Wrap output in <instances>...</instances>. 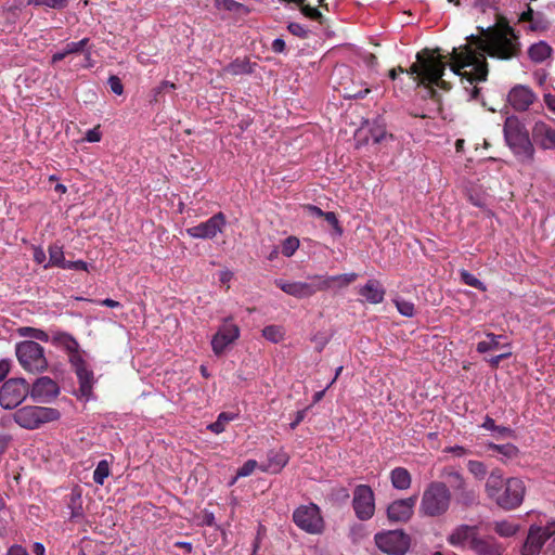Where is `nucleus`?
<instances>
[{
  "label": "nucleus",
  "instance_id": "obj_43",
  "mask_svg": "<svg viewBox=\"0 0 555 555\" xmlns=\"http://www.w3.org/2000/svg\"><path fill=\"white\" fill-rule=\"evenodd\" d=\"M470 528L468 526H461L456 528L449 537V542L452 545H460L468 538Z\"/></svg>",
  "mask_w": 555,
  "mask_h": 555
},
{
  "label": "nucleus",
  "instance_id": "obj_4",
  "mask_svg": "<svg viewBox=\"0 0 555 555\" xmlns=\"http://www.w3.org/2000/svg\"><path fill=\"white\" fill-rule=\"evenodd\" d=\"M452 503V492L446 482L430 481L424 489L418 506L423 517L439 518L444 516Z\"/></svg>",
  "mask_w": 555,
  "mask_h": 555
},
{
  "label": "nucleus",
  "instance_id": "obj_56",
  "mask_svg": "<svg viewBox=\"0 0 555 555\" xmlns=\"http://www.w3.org/2000/svg\"><path fill=\"white\" fill-rule=\"evenodd\" d=\"M48 361L44 358V349L39 344H37V372H41L47 370Z\"/></svg>",
  "mask_w": 555,
  "mask_h": 555
},
{
  "label": "nucleus",
  "instance_id": "obj_52",
  "mask_svg": "<svg viewBox=\"0 0 555 555\" xmlns=\"http://www.w3.org/2000/svg\"><path fill=\"white\" fill-rule=\"evenodd\" d=\"M257 467V462L255 460L246 461L242 467L238 468L236 476L237 477H247L251 475Z\"/></svg>",
  "mask_w": 555,
  "mask_h": 555
},
{
  "label": "nucleus",
  "instance_id": "obj_27",
  "mask_svg": "<svg viewBox=\"0 0 555 555\" xmlns=\"http://www.w3.org/2000/svg\"><path fill=\"white\" fill-rule=\"evenodd\" d=\"M89 43V38H83L79 41H72L65 44L62 51L56 52L52 55L51 63L55 64L70 54L83 53L86 51V47Z\"/></svg>",
  "mask_w": 555,
  "mask_h": 555
},
{
  "label": "nucleus",
  "instance_id": "obj_64",
  "mask_svg": "<svg viewBox=\"0 0 555 555\" xmlns=\"http://www.w3.org/2000/svg\"><path fill=\"white\" fill-rule=\"evenodd\" d=\"M7 555H28V553L22 545L14 544L9 548Z\"/></svg>",
  "mask_w": 555,
  "mask_h": 555
},
{
  "label": "nucleus",
  "instance_id": "obj_54",
  "mask_svg": "<svg viewBox=\"0 0 555 555\" xmlns=\"http://www.w3.org/2000/svg\"><path fill=\"white\" fill-rule=\"evenodd\" d=\"M287 28L289 33L293 34L294 36H297L302 39L308 37L309 30L299 23H289Z\"/></svg>",
  "mask_w": 555,
  "mask_h": 555
},
{
  "label": "nucleus",
  "instance_id": "obj_12",
  "mask_svg": "<svg viewBox=\"0 0 555 555\" xmlns=\"http://www.w3.org/2000/svg\"><path fill=\"white\" fill-rule=\"evenodd\" d=\"M555 533L554 526L530 527L527 539L522 545V555H537L543 544Z\"/></svg>",
  "mask_w": 555,
  "mask_h": 555
},
{
  "label": "nucleus",
  "instance_id": "obj_1",
  "mask_svg": "<svg viewBox=\"0 0 555 555\" xmlns=\"http://www.w3.org/2000/svg\"><path fill=\"white\" fill-rule=\"evenodd\" d=\"M482 36L470 35L468 43L453 48L450 57L451 70L465 78L470 85L486 81L489 69L486 55L488 50V29Z\"/></svg>",
  "mask_w": 555,
  "mask_h": 555
},
{
  "label": "nucleus",
  "instance_id": "obj_61",
  "mask_svg": "<svg viewBox=\"0 0 555 555\" xmlns=\"http://www.w3.org/2000/svg\"><path fill=\"white\" fill-rule=\"evenodd\" d=\"M304 209L311 217H319V218H321L325 214V211H323L321 208H319L318 206L311 205V204L305 205Z\"/></svg>",
  "mask_w": 555,
  "mask_h": 555
},
{
  "label": "nucleus",
  "instance_id": "obj_33",
  "mask_svg": "<svg viewBox=\"0 0 555 555\" xmlns=\"http://www.w3.org/2000/svg\"><path fill=\"white\" fill-rule=\"evenodd\" d=\"M176 89H177L176 83L168 81V80H163L157 87H155L151 91L150 102L151 103L164 102V94L170 90H176Z\"/></svg>",
  "mask_w": 555,
  "mask_h": 555
},
{
  "label": "nucleus",
  "instance_id": "obj_23",
  "mask_svg": "<svg viewBox=\"0 0 555 555\" xmlns=\"http://www.w3.org/2000/svg\"><path fill=\"white\" fill-rule=\"evenodd\" d=\"M509 149L513 151L520 164L526 166H531L533 164L535 151L530 138L520 141V143L517 142L513 144Z\"/></svg>",
  "mask_w": 555,
  "mask_h": 555
},
{
  "label": "nucleus",
  "instance_id": "obj_60",
  "mask_svg": "<svg viewBox=\"0 0 555 555\" xmlns=\"http://www.w3.org/2000/svg\"><path fill=\"white\" fill-rule=\"evenodd\" d=\"M444 452L452 453V454H454L457 457L465 456V455H467L469 453V451L466 448L462 447V446H454V447L446 448Z\"/></svg>",
  "mask_w": 555,
  "mask_h": 555
},
{
  "label": "nucleus",
  "instance_id": "obj_53",
  "mask_svg": "<svg viewBox=\"0 0 555 555\" xmlns=\"http://www.w3.org/2000/svg\"><path fill=\"white\" fill-rule=\"evenodd\" d=\"M322 218H324L325 221L333 227V229L338 235L343 234V228L340 227L335 212L326 211Z\"/></svg>",
  "mask_w": 555,
  "mask_h": 555
},
{
  "label": "nucleus",
  "instance_id": "obj_41",
  "mask_svg": "<svg viewBox=\"0 0 555 555\" xmlns=\"http://www.w3.org/2000/svg\"><path fill=\"white\" fill-rule=\"evenodd\" d=\"M53 340L63 346L68 351V353L76 351V349H79L78 341L73 336L66 333L55 335Z\"/></svg>",
  "mask_w": 555,
  "mask_h": 555
},
{
  "label": "nucleus",
  "instance_id": "obj_46",
  "mask_svg": "<svg viewBox=\"0 0 555 555\" xmlns=\"http://www.w3.org/2000/svg\"><path fill=\"white\" fill-rule=\"evenodd\" d=\"M298 247H299V240L295 236H289L283 241L282 246H281V253L285 257H291L295 254V251L298 249Z\"/></svg>",
  "mask_w": 555,
  "mask_h": 555
},
{
  "label": "nucleus",
  "instance_id": "obj_14",
  "mask_svg": "<svg viewBox=\"0 0 555 555\" xmlns=\"http://www.w3.org/2000/svg\"><path fill=\"white\" fill-rule=\"evenodd\" d=\"M240 336V328L236 324L230 320H225L219 327L217 333L214 335L211 340V347L215 354H222L225 348L234 343Z\"/></svg>",
  "mask_w": 555,
  "mask_h": 555
},
{
  "label": "nucleus",
  "instance_id": "obj_22",
  "mask_svg": "<svg viewBox=\"0 0 555 555\" xmlns=\"http://www.w3.org/2000/svg\"><path fill=\"white\" fill-rule=\"evenodd\" d=\"M60 395L57 383L48 377H37V401L51 402Z\"/></svg>",
  "mask_w": 555,
  "mask_h": 555
},
{
  "label": "nucleus",
  "instance_id": "obj_36",
  "mask_svg": "<svg viewBox=\"0 0 555 555\" xmlns=\"http://www.w3.org/2000/svg\"><path fill=\"white\" fill-rule=\"evenodd\" d=\"M49 256H50L49 263L46 264L44 268H48V267H59L62 269L64 268L66 260L64 258L63 248L61 246L51 245L49 247Z\"/></svg>",
  "mask_w": 555,
  "mask_h": 555
},
{
  "label": "nucleus",
  "instance_id": "obj_63",
  "mask_svg": "<svg viewBox=\"0 0 555 555\" xmlns=\"http://www.w3.org/2000/svg\"><path fill=\"white\" fill-rule=\"evenodd\" d=\"M11 362L7 359L0 360V382H2L9 374Z\"/></svg>",
  "mask_w": 555,
  "mask_h": 555
},
{
  "label": "nucleus",
  "instance_id": "obj_34",
  "mask_svg": "<svg viewBox=\"0 0 555 555\" xmlns=\"http://www.w3.org/2000/svg\"><path fill=\"white\" fill-rule=\"evenodd\" d=\"M61 417V413L57 409L37 406V426L53 421H57Z\"/></svg>",
  "mask_w": 555,
  "mask_h": 555
},
{
  "label": "nucleus",
  "instance_id": "obj_28",
  "mask_svg": "<svg viewBox=\"0 0 555 555\" xmlns=\"http://www.w3.org/2000/svg\"><path fill=\"white\" fill-rule=\"evenodd\" d=\"M78 383H79V392L81 397L89 399L92 395V388L94 383V376L93 372L86 369H80L79 371L75 372Z\"/></svg>",
  "mask_w": 555,
  "mask_h": 555
},
{
  "label": "nucleus",
  "instance_id": "obj_37",
  "mask_svg": "<svg viewBox=\"0 0 555 555\" xmlns=\"http://www.w3.org/2000/svg\"><path fill=\"white\" fill-rule=\"evenodd\" d=\"M234 417H235L234 414L222 412L218 415L216 422H214L207 426V429L214 434L219 435L224 431L227 424L230 423L231 421H233Z\"/></svg>",
  "mask_w": 555,
  "mask_h": 555
},
{
  "label": "nucleus",
  "instance_id": "obj_48",
  "mask_svg": "<svg viewBox=\"0 0 555 555\" xmlns=\"http://www.w3.org/2000/svg\"><path fill=\"white\" fill-rule=\"evenodd\" d=\"M298 7H299L301 13L306 17H308V18H310L312 21H318L320 23L322 22L323 14L320 12L319 9L313 8V7L309 5V4H306L305 2H302V4H299Z\"/></svg>",
  "mask_w": 555,
  "mask_h": 555
},
{
  "label": "nucleus",
  "instance_id": "obj_24",
  "mask_svg": "<svg viewBox=\"0 0 555 555\" xmlns=\"http://www.w3.org/2000/svg\"><path fill=\"white\" fill-rule=\"evenodd\" d=\"M473 550L478 555H502L504 552V546L494 538L488 537L474 540Z\"/></svg>",
  "mask_w": 555,
  "mask_h": 555
},
{
  "label": "nucleus",
  "instance_id": "obj_50",
  "mask_svg": "<svg viewBox=\"0 0 555 555\" xmlns=\"http://www.w3.org/2000/svg\"><path fill=\"white\" fill-rule=\"evenodd\" d=\"M57 181H59V179L54 175L49 176L46 179H42L41 177L39 179V182L41 184H43L44 186L49 185L51 188L52 184H54V186H53L54 191L56 193L64 194L66 192V186L64 184H62V183H59Z\"/></svg>",
  "mask_w": 555,
  "mask_h": 555
},
{
  "label": "nucleus",
  "instance_id": "obj_16",
  "mask_svg": "<svg viewBox=\"0 0 555 555\" xmlns=\"http://www.w3.org/2000/svg\"><path fill=\"white\" fill-rule=\"evenodd\" d=\"M537 100L533 90L525 85H516L507 94V102L517 112L527 111Z\"/></svg>",
  "mask_w": 555,
  "mask_h": 555
},
{
  "label": "nucleus",
  "instance_id": "obj_10",
  "mask_svg": "<svg viewBox=\"0 0 555 555\" xmlns=\"http://www.w3.org/2000/svg\"><path fill=\"white\" fill-rule=\"evenodd\" d=\"M436 85H431L423 89L421 100L425 103L424 106L415 107L410 112V115L418 118H435L442 111L441 95L435 89Z\"/></svg>",
  "mask_w": 555,
  "mask_h": 555
},
{
  "label": "nucleus",
  "instance_id": "obj_55",
  "mask_svg": "<svg viewBox=\"0 0 555 555\" xmlns=\"http://www.w3.org/2000/svg\"><path fill=\"white\" fill-rule=\"evenodd\" d=\"M108 86L111 91L117 95H121L124 92V86L119 77L113 75L108 78Z\"/></svg>",
  "mask_w": 555,
  "mask_h": 555
},
{
  "label": "nucleus",
  "instance_id": "obj_13",
  "mask_svg": "<svg viewBox=\"0 0 555 555\" xmlns=\"http://www.w3.org/2000/svg\"><path fill=\"white\" fill-rule=\"evenodd\" d=\"M417 501L416 495L399 499L391 502L387 507V518L390 522H408L413 514Z\"/></svg>",
  "mask_w": 555,
  "mask_h": 555
},
{
  "label": "nucleus",
  "instance_id": "obj_30",
  "mask_svg": "<svg viewBox=\"0 0 555 555\" xmlns=\"http://www.w3.org/2000/svg\"><path fill=\"white\" fill-rule=\"evenodd\" d=\"M503 338L502 335H495L493 333H487L486 339L481 340L477 344L476 350L479 353H486L488 351H494L500 350L503 348H509L508 344L502 345L501 339Z\"/></svg>",
  "mask_w": 555,
  "mask_h": 555
},
{
  "label": "nucleus",
  "instance_id": "obj_15",
  "mask_svg": "<svg viewBox=\"0 0 555 555\" xmlns=\"http://www.w3.org/2000/svg\"><path fill=\"white\" fill-rule=\"evenodd\" d=\"M310 282H288L285 280H275V285L287 295L296 298H307L319 292L318 281L313 276L309 278Z\"/></svg>",
  "mask_w": 555,
  "mask_h": 555
},
{
  "label": "nucleus",
  "instance_id": "obj_35",
  "mask_svg": "<svg viewBox=\"0 0 555 555\" xmlns=\"http://www.w3.org/2000/svg\"><path fill=\"white\" fill-rule=\"evenodd\" d=\"M67 506L70 509L72 519L82 517L83 509L81 506V493L79 491H72V493L69 494Z\"/></svg>",
  "mask_w": 555,
  "mask_h": 555
},
{
  "label": "nucleus",
  "instance_id": "obj_17",
  "mask_svg": "<svg viewBox=\"0 0 555 555\" xmlns=\"http://www.w3.org/2000/svg\"><path fill=\"white\" fill-rule=\"evenodd\" d=\"M441 477L450 480L452 489L459 493V500L464 504H469L474 501L473 492L467 490V482L464 476L452 467H444L441 472Z\"/></svg>",
  "mask_w": 555,
  "mask_h": 555
},
{
  "label": "nucleus",
  "instance_id": "obj_47",
  "mask_svg": "<svg viewBox=\"0 0 555 555\" xmlns=\"http://www.w3.org/2000/svg\"><path fill=\"white\" fill-rule=\"evenodd\" d=\"M262 335L266 339L272 343H279L283 338L282 328L278 325H268L262 330Z\"/></svg>",
  "mask_w": 555,
  "mask_h": 555
},
{
  "label": "nucleus",
  "instance_id": "obj_2",
  "mask_svg": "<svg viewBox=\"0 0 555 555\" xmlns=\"http://www.w3.org/2000/svg\"><path fill=\"white\" fill-rule=\"evenodd\" d=\"M438 51L439 49L436 50V52ZM446 67L444 56L436 55L435 51L425 48L417 52L416 62L409 69H405V73L423 89L436 85V87L449 91L451 89L450 82L442 79Z\"/></svg>",
  "mask_w": 555,
  "mask_h": 555
},
{
  "label": "nucleus",
  "instance_id": "obj_51",
  "mask_svg": "<svg viewBox=\"0 0 555 555\" xmlns=\"http://www.w3.org/2000/svg\"><path fill=\"white\" fill-rule=\"evenodd\" d=\"M69 362L74 369V372L88 367L86 361L79 352V349H76V351L69 353Z\"/></svg>",
  "mask_w": 555,
  "mask_h": 555
},
{
  "label": "nucleus",
  "instance_id": "obj_42",
  "mask_svg": "<svg viewBox=\"0 0 555 555\" xmlns=\"http://www.w3.org/2000/svg\"><path fill=\"white\" fill-rule=\"evenodd\" d=\"M488 448H489V450L496 451L498 453H500L508 459L515 457L518 453L517 447H515L512 443H506V444L490 443Z\"/></svg>",
  "mask_w": 555,
  "mask_h": 555
},
{
  "label": "nucleus",
  "instance_id": "obj_58",
  "mask_svg": "<svg viewBox=\"0 0 555 555\" xmlns=\"http://www.w3.org/2000/svg\"><path fill=\"white\" fill-rule=\"evenodd\" d=\"M102 138V133L100 131V125L94 127L93 129H90L86 132L85 140L88 142H100Z\"/></svg>",
  "mask_w": 555,
  "mask_h": 555
},
{
  "label": "nucleus",
  "instance_id": "obj_3",
  "mask_svg": "<svg viewBox=\"0 0 555 555\" xmlns=\"http://www.w3.org/2000/svg\"><path fill=\"white\" fill-rule=\"evenodd\" d=\"M487 496L505 511H512L521 505L526 487L521 479L511 477L505 479L500 468L491 470L486 485Z\"/></svg>",
  "mask_w": 555,
  "mask_h": 555
},
{
  "label": "nucleus",
  "instance_id": "obj_59",
  "mask_svg": "<svg viewBox=\"0 0 555 555\" xmlns=\"http://www.w3.org/2000/svg\"><path fill=\"white\" fill-rule=\"evenodd\" d=\"M63 269H74V270L87 271L88 264L83 260L66 261Z\"/></svg>",
  "mask_w": 555,
  "mask_h": 555
},
{
  "label": "nucleus",
  "instance_id": "obj_38",
  "mask_svg": "<svg viewBox=\"0 0 555 555\" xmlns=\"http://www.w3.org/2000/svg\"><path fill=\"white\" fill-rule=\"evenodd\" d=\"M224 72L232 76L248 74L250 73V65L245 60L236 59L224 68Z\"/></svg>",
  "mask_w": 555,
  "mask_h": 555
},
{
  "label": "nucleus",
  "instance_id": "obj_11",
  "mask_svg": "<svg viewBox=\"0 0 555 555\" xmlns=\"http://www.w3.org/2000/svg\"><path fill=\"white\" fill-rule=\"evenodd\" d=\"M227 224L223 212H217L205 222L188 228L186 233L193 238L212 240L218 233H221Z\"/></svg>",
  "mask_w": 555,
  "mask_h": 555
},
{
  "label": "nucleus",
  "instance_id": "obj_57",
  "mask_svg": "<svg viewBox=\"0 0 555 555\" xmlns=\"http://www.w3.org/2000/svg\"><path fill=\"white\" fill-rule=\"evenodd\" d=\"M68 0H37L38 5H46L52 9H64L67 7Z\"/></svg>",
  "mask_w": 555,
  "mask_h": 555
},
{
  "label": "nucleus",
  "instance_id": "obj_5",
  "mask_svg": "<svg viewBox=\"0 0 555 555\" xmlns=\"http://www.w3.org/2000/svg\"><path fill=\"white\" fill-rule=\"evenodd\" d=\"M488 50L490 57L509 61L520 55L521 43L519 36L509 25L502 28H488Z\"/></svg>",
  "mask_w": 555,
  "mask_h": 555
},
{
  "label": "nucleus",
  "instance_id": "obj_26",
  "mask_svg": "<svg viewBox=\"0 0 555 555\" xmlns=\"http://www.w3.org/2000/svg\"><path fill=\"white\" fill-rule=\"evenodd\" d=\"M360 295L364 297L371 304H379L384 300L385 291L380 286L379 282L370 280L359 291Z\"/></svg>",
  "mask_w": 555,
  "mask_h": 555
},
{
  "label": "nucleus",
  "instance_id": "obj_7",
  "mask_svg": "<svg viewBox=\"0 0 555 555\" xmlns=\"http://www.w3.org/2000/svg\"><path fill=\"white\" fill-rule=\"evenodd\" d=\"M376 546L389 555H404L410 548L411 539L403 530L378 532L374 537Z\"/></svg>",
  "mask_w": 555,
  "mask_h": 555
},
{
  "label": "nucleus",
  "instance_id": "obj_29",
  "mask_svg": "<svg viewBox=\"0 0 555 555\" xmlns=\"http://www.w3.org/2000/svg\"><path fill=\"white\" fill-rule=\"evenodd\" d=\"M390 481L397 490H408L412 483V477L404 467H396L390 472Z\"/></svg>",
  "mask_w": 555,
  "mask_h": 555
},
{
  "label": "nucleus",
  "instance_id": "obj_9",
  "mask_svg": "<svg viewBox=\"0 0 555 555\" xmlns=\"http://www.w3.org/2000/svg\"><path fill=\"white\" fill-rule=\"evenodd\" d=\"M352 508L359 520H370L375 514V494L369 485H358L353 489Z\"/></svg>",
  "mask_w": 555,
  "mask_h": 555
},
{
  "label": "nucleus",
  "instance_id": "obj_32",
  "mask_svg": "<svg viewBox=\"0 0 555 555\" xmlns=\"http://www.w3.org/2000/svg\"><path fill=\"white\" fill-rule=\"evenodd\" d=\"M519 526L515 524L514 521L509 520H501L495 521L493 524V530L495 533H498L500 537L503 538H509L516 534L518 531Z\"/></svg>",
  "mask_w": 555,
  "mask_h": 555
},
{
  "label": "nucleus",
  "instance_id": "obj_18",
  "mask_svg": "<svg viewBox=\"0 0 555 555\" xmlns=\"http://www.w3.org/2000/svg\"><path fill=\"white\" fill-rule=\"evenodd\" d=\"M503 132L508 146L529 138L525 125L516 116H509L505 119Z\"/></svg>",
  "mask_w": 555,
  "mask_h": 555
},
{
  "label": "nucleus",
  "instance_id": "obj_31",
  "mask_svg": "<svg viewBox=\"0 0 555 555\" xmlns=\"http://www.w3.org/2000/svg\"><path fill=\"white\" fill-rule=\"evenodd\" d=\"M15 422L27 429L35 428V408L34 406H24L18 409L14 414Z\"/></svg>",
  "mask_w": 555,
  "mask_h": 555
},
{
  "label": "nucleus",
  "instance_id": "obj_19",
  "mask_svg": "<svg viewBox=\"0 0 555 555\" xmlns=\"http://www.w3.org/2000/svg\"><path fill=\"white\" fill-rule=\"evenodd\" d=\"M358 279L357 273H344L337 275H314L313 280L318 281L319 292L328 291L331 288H343L353 283Z\"/></svg>",
  "mask_w": 555,
  "mask_h": 555
},
{
  "label": "nucleus",
  "instance_id": "obj_39",
  "mask_svg": "<svg viewBox=\"0 0 555 555\" xmlns=\"http://www.w3.org/2000/svg\"><path fill=\"white\" fill-rule=\"evenodd\" d=\"M111 469L109 464L106 460H102L98 463L93 472V481L98 485H104L105 479L109 476Z\"/></svg>",
  "mask_w": 555,
  "mask_h": 555
},
{
  "label": "nucleus",
  "instance_id": "obj_62",
  "mask_svg": "<svg viewBox=\"0 0 555 555\" xmlns=\"http://www.w3.org/2000/svg\"><path fill=\"white\" fill-rule=\"evenodd\" d=\"M512 354L511 350L508 349L506 352H503L501 354L491 357L488 362L492 367H498L500 362L506 358H508Z\"/></svg>",
  "mask_w": 555,
  "mask_h": 555
},
{
  "label": "nucleus",
  "instance_id": "obj_40",
  "mask_svg": "<svg viewBox=\"0 0 555 555\" xmlns=\"http://www.w3.org/2000/svg\"><path fill=\"white\" fill-rule=\"evenodd\" d=\"M467 469L477 480L485 479L488 474V468L481 461L469 460L467 463Z\"/></svg>",
  "mask_w": 555,
  "mask_h": 555
},
{
  "label": "nucleus",
  "instance_id": "obj_44",
  "mask_svg": "<svg viewBox=\"0 0 555 555\" xmlns=\"http://www.w3.org/2000/svg\"><path fill=\"white\" fill-rule=\"evenodd\" d=\"M399 313L406 318H412L415 314V306L413 302L397 298L393 300Z\"/></svg>",
  "mask_w": 555,
  "mask_h": 555
},
{
  "label": "nucleus",
  "instance_id": "obj_8",
  "mask_svg": "<svg viewBox=\"0 0 555 555\" xmlns=\"http://www.w3.org/2000/svg\"><path fill=\"white\" fill-rule=\"evenodd\" d=\"M293 521L298 528L310 534H320L324 529L320 508L313 503L297 507L293 513Z\"/></svg>",
  "mask_w": 555,
  "mask_h": 555
},
{
  "label": "nucleus",
  "instance_id": "obj_45",
  "mask_svg": "<svg viewBox=\"0 0 555 555\" xmlns=\"http://www.w3.org/2000/svg\"><path fill=\"white\" fill-rule=\"evenodd\" d=\"M215 7L218 10L229 12H241L245 10L244 4L236 2L235 0H215Z\"/></svg>",
  "mask_w": 555,
  "mask_h": 555
},
{
  "label": "nucleus",
  "instance_id": "obj_6",
  "mask_svg": "<svg viewBox=\"0 0 555 555\" xmlns=\"http://www.w3.org/2000/svg\"><path fill=\"white\" fill-rule=\"evenodd\" d=\"M28 395L35 398V385L30 389L24 378H10L0 389V405L5 410L15 409Z\"/></svg>",
  "mask_w": 555,
  "mask_h": 555
},
{
  "label": "nucleus",
  "instance_id": "obj_49",
  "mask_svg": "<svg viewBox=\"0 0 555 555\" xmlns=\"http://www.w3.org/2000/svg\"><path fill=\"white\" fill-rule=\"evenodd\" d=\"M461 280L466 285H469V286L475 287L477 289H480V291H485L486 289L485 284L479 279H477L474 274L469 273L466 270H463L461 272Z\"/></svg>",
  "mask_w": 555,
  "mask_h": 555
},
{
  "label": "nucleus",
  "instance_id": "obj_21",
  "mask_svg": "<svg viewBox=\"0 0 555 555\" xmlns=\"http://www.w3.org/2000/svg\"><path fill=\"white\" fill-rule=\"evenodd\" d=\"M15 353L20 364L28 372L35 370V341L25 340L16 344Z\"/></svg>",
  "mask_w": 555,
  "mask_h": 555
},
{
  "label": "nucleus",
  "instance_id": "obj_20",
  "mask_svg": "<svg viewBox=\"0 0 555 555\" xmlns=\"http://www.w3.org/2000/svg\"><path fill=\"white\" fill-rule=\"evenodd\" d=\"M532 135L534 141L543 150L555 149V129H553L550 125L543 121L535 122L532 129Z\"/></svg>",
  "mask_w": 555,
  "mask_h": 555
},
{
  "label": "nucleus",
  "instance_id": "obj_25",
  "mask_svg": "<svg viewBox=\"0 0 555 555\" xmlns=\"http://www.w3.org/2000/svg\"><path fill=\"white\" fill-rule=\"evenodd\" d=\"M527 53L531 62L541 64L552 57L554 50L547 42L540 40L539 42L532 43L528 48Z\"/></svg>",
  "mask_w": 555,
  "mask_h": 555
}]
</instances>
